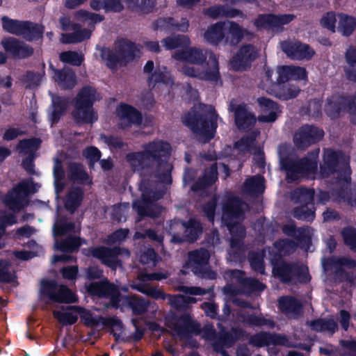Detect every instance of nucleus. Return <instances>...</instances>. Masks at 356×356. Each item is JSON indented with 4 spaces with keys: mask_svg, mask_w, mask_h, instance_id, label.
Segmentation results:
<instances>
[{
    "mask_svg": "<svg viewBox=\"0 0 356 356\" xmlns=\"http://www.w3.org/2000/svg\"><path fill=\"white\" fill-rule=\"evenodd\" d=\"M170 154L171 145L169 143L154 140L145 144L143 151L130 152L126 156L132 170L143 177L139 184L141 197L132 203L138 220L147 217L156 218L162 213L163 208L157 201L163 197L165 189L159 188L155 181L145 176L154 175L159 182L171 184L173 166L169 162Z\"/></svg>",
    "mask_w": 356,
    "mask_h": 356,
    "instance_id": "nucleus-1",
    "label": "nucleus"
},
{
    "mask_svg": "<svg viewBox=\"0 0 356 356\" xmlns=\"http://www.w3.org/2000/svg\"><path fill=\"white\" fill-rule=\"evenodd\" d=\"M218 114L212 105L204 104L200 111L191 108L181 116L182 123L204 143H209L216 134Z\"/></svg>",
    "mask_w": 356,
    "mask_h": 356,
    "instance_id": "nucleus-2",
    "label": "nucleus"
},
{
    "mask_svg": "<svg viewBox=\"0 0 356 356\" xmlns=\"http://www.w3.org/2000/svg\"><path fill=\"white\" fill-rule=\"evenodd\" d=\"M96 93L97 90L95 88L86 86L80 89L74 97V108L71 114L76 125L92 124L97 121L98 115L93 108Z\"/></svg>",
    "mask_w": 356,
    "mask_h": 356,
    "instance_id": "nucleus-3",
    "label": "nucleus"
},
{
    "mask_svg": "<svg viewBox=\"0 0 356 356\" xmlns=\"http://www.w3.org/2000/svg\"><path fill=\"white\" fill-rule=\"evenodd\" d=\"M139 51L134 42L127 38H120L115 41L114 50L103 47L101 50V58L105 61L107 67L115 70L118 65L125 67L134 61Z\"/></svg>",
    "mask_w": 356,
    "mask_h": 356,
    "instance_id": "nucleus-4",
    "label": "nucleus"
},
{
    "mask_svg": "<svg viewBox=\"0 0 356 356\" xmlns=\"http://www.w3.org/2000/svg\"><path fill=\"white\" fill-rule=\"evenodd\" d=\"M272 273L275 277L282 284H307L311 276L307 267L295 262H288L281 257L271 261Z\"/></svg>",
    "mask_w": 356,
    "mask_h": 356,
    "instance_id": "nucleus-5",
    "label": "nucleus"
},
{
    "mask_svg": "<svg viewBox=\"0 0 356 356\" xmlns=\"http://www.w3.org/2000/svg\"><path fill=\"white\" fill-rule=\"evenodd\" d=\"M319 150L309 152L312 158L307 156L301 159L294 158L290 155L281 156L280 168L286 173L289 183L296 181L306 175L313 173L317 170V161Z\"/></svg>",
    "mask_w": 356,
    "mask_h": 356,
    "instance_id": "nucleus-6",
    "label": "nucleus"
},
{
    "mask_svg": "<svg viewBox=\"0 0 356 356\" xmlns=\"http://www.w3.org/2000/svg\"><path fill=\"white\" fill-rule=\"evenodd\" d=\"M320 169L321 173L326 175L337 172L340 181L347 184L351 181L350 159L341 150L326 149L323 155V164Z\"/></svg>",
    "mask_w": 356,
    "mask_h": 356,
    "instance_id": "nucleus-7",
    "label": "nucleus"
},
{
    "mask_svg": "<svg viewBox=\"0 0 356 356\" xmlns=\"http://www.w3.org/2000/svg\"><path fill=\"white\" fill-rule=\"evenodd\" d=\"M168 232L172 235L171 242L180 244L197 241L202 234L203 228L201 222L195 218H191L187 221L174 219L170 221Z\"/></svg>",
    "mask_w": 356,
    "mask_h": 356,
    "instance_id": "nucleus-8",
    "label": "nucleus"
},
{
    "mask_svg": "<svg viewBox=\"0 0 356 356\" xmlns=\"http://www.w3.org/2000/svg\"><path fill=\"white\" fill-rule=\"evenodd\" d=\"M86 289L91 296L108 299V307L118 309L124 296L121 294V291L127 293L129 286L126 285L119 286L105 277L100 281L92 282L86 285Z\"/></svg>",
    "mask_w": 356,
    "mask_h": 356,
    "instance_id": "nucleus-9",
    "label": "nucleus"
},
{
    "mask_svg": "<svg viewBox=\"0 0 356 356\" xmlns=\"http://www.w3.org/2000/svg\"><path fill=\"white\" fill-rule=\"evenodd\" d=\"M75 308L80 313L81 323L86 327H92L102 324L103 326L111 329V334L113 336L116 342H119L120 341H127V339L122 337L124 325L120 319L115 316L104 317L102 316H94L89 310L78 307Z\"/></svg>",
    "mask_w": 356,
    "mask_h": 356,
    "instance_id": "nucleus-10",
    "label": "nucleus"
},
{
    "mask_svg": "<svg viewBox=\"0 0 356 356\" xmlns=\"http://www.w3.org/2000/svg\"><path fill=\"white\" fill-rule=\"evenodd\" d=\"M41 299L52 302L71 304L77 302L76 295L66 285L58 284L55 280H42L40 282Z\"/></svg>",
    "mask_w": 356,
    "mask_h": 356,
    "instance_id": "nucleus-11",
    "label": "nucleus"
},
{
    "mask_svg": "<svg viewBox=\"0 0 356 356\" xmlns=\"http://www.w3.org/2000/svg\"><path fill=\"white\" fill-rule=\"evenodd\" d=\"M165 325L180 338L191 339L193 335L197 336L201 332L200 323L194 320L187 312L180 315L176 314L169 315L165 318Z\"/></svg>",
    "mask_w": 356,
    "mask_h": 356,
    "instance_id": "nucleus-12",
    "label": "nucleus"
},
{
    "mask_svg": "<svg viewBox=\"0 0 356 356\" xmlns=\"http://www.w3.org/2000/svg\"><path fill=\"white\" fill-rule=\"evenodd\" d=\"M210 252L204 248L188 252V261L195 275L201 278L215 280L216 273L210 269L209 261Z\"/></svg>",
    "mask_w": 356,
    "mask_h": 356,
    "instance_id": "nucleus-13",
    "label": "nucleus"
},
{
    "mask_svg": "<svg viewBox=\"0 0 356 356\" xmlns=\"http://www.w3.org/2000/svg\"><path fill=\"white\" fill-rule=\"evenodd\" d=\"M89 251L94 258L100 260L102 264L112 270H116L118 267L122 266V261L118 259L120 255L123 252H126L129 256L130 254L127 249L119 246L108 248L100 245L90 248Z\"/></svg>",
    "mask_w": 356,
    "mask_h": 356,
    "instance_id": "nucleus-14",
    "label": "nucleus"
},
{
    "mask_svg": "<svg viewBox=\"0 0 356 356\" xmlns=\"http://www.w3.org/2000/svg\"><path fill=\"white\" fill-rule=\"evenodd\" d=\"M207 65L208 69L206 70H200L199 68L185 65L181 67V71L184 74L190 77L207 81H218L220 79L219 63L215 54H211Z\"/></svg>",
    "mask_w": 356,
    "mask_h": 356,
    "instance_id": "nucleus-15",
    "label": "nucleus"
},
{
    "mask_svg": "<svg viewBox=\"0 0 356 356\" xmlns=\"http://www.w3.org/2000/svg\"><path fill=\"white\" fill-rule=\"evenodd\" d=\"M40 187V185L35 182L33 178L22 181L13 188L11 192L6 195V203L10 208L20 209L22 197L37 193Z\"/></svg>",
    "mask_w": 356,
    "mask_h": 356,
    "instance_id": "nucleus-16",
    "label": "nucleus"
},
{
    "mask_svg": "<svg viewBox=\"0 0 356 356\" xmlns=\"http://www.w3.org/2000/svg\"><path fill=\"white\" fill-rule=\"evenodd\" d=\"M348 95L334 93L326 99L323 110L325 115L332 120L339 118L343 113H352Z\"/></svg>",
    "mask_w": 356,
    "mask_h": 356,
    "instance_id": "nucleus-17",
    "label": "nucleus"
},
{
    "mask_svg": "<svg viewBox=\"0 0 356 356\" xmlns=\"http://www.w3.org/2000/svg\"><path fill=\"white\" fill-rule=\"evenodd\" d=\"M296 18L293 14H259L254 22V25L258 30L282 31L283 26L289 24Z\"/></svg>",
    "mask_w": 356,
    "mask_h": 356,
    "instance_id": "nucleus-18",
    "label": "nucleus"
},
{
    "mask_svg": "<svg viewBox=\"0 0 356 356\" xmlns=\"http://www.w3.org/2000/svg\"><path fill=\"white\" fill-rule=\"evenodd\" d=\"M258 56V51L253 44H243L230 60L231 67L235 72L247 71Z\"/></svg>",
    "mask_w": 356,
    "mask_h": 356,
    "instance_id": "nucleus-19",
    "label": "nucleus"
},
{
    "mask_svg": "<svg viewBox=\"0 0 356 356\" xmlns=\"http://www.w3.org/2000/svg\"><path fill=\"white\" fill-rule=\"evenodd\" d=\"M116 114L121 122L118 128L122 130L128 129L132 125H141L143 122L142 113L132 105L120 103L116 108Z\"/></svg>",
    "mask_w": 356,
    "mask_h": 356,
    "instance_id": "nucleus-20",
    "label": "nucleus"
},
{
    "mask_svg": "<svg viewBox=\"0 0 356 356\" xmlns=\"http://www.w3.org/2000/svg\"><path fill=\"white\" fill-rule=\"evenodd\" d=\"M324 136V131L314 125L302 126L294 136V143L300 149L307 148L311 145L321 141Z\"/></svg>",
    "mask_w": 356,
    "mask_h": 356,
    "instance_id": "nucleus-21",
    "label": "nucleus"
},
{
    "mask_svg": "<svg viewBox=\"0 0 356 356\" xmlns=\"http://www.w3.org/2000/svg\"><path fill=\"white\" fill-rule=\"evenodd\" d=\"M41 143L39 138H24L20 140L16 147L19 153H29V156L22 160V165L32 175L35 174L34 152L40 148Z\"/></svg>",
    "mask_w": 356,
    "mask_h": 356,
    "instance_id": "nucleus-22",
    "label": "nucleus"
},
{
    "mask_svg": "<svg viewBox=\"0 0 356 356\" xmlns=\"http://www.w3.org/2000/svg\"><path fill=\"white\" fill-rule=\"evenodd\" d=\"M247 337H249V345L256 348H262L271 345L286 346L289 342V339L285 334L266 331H261L252 335L248 334Z\"/></svg>",
    "mask_w": 356,
    "mask_h": 356,
    "instance_id": "nucleus-23",
    "label": "nucleus"
},
{
    "mask_svg": "<svg viewBox=\"0 0 356 356\" xmlns=\"http://www.w3.org/2000/svg\"><path fill=\"white\" fill-rule=\"evenodd\" d=\"M143 73L147 74L148 87L153 89L157 84L168 85L172 81L167 67L158 65L154 67V61L149 60L143 67Z\"/></svg>",
    "mask_w": 356,
    "mask_h": 356,
    "instance_id": "nucleus-24",
    "label": "nucleus"
},
{
    "mask_svg": "<svg viewBox=\"0 0 356 356\" xmlns=\"http://www.w3.org/2000/svg\"><path fill=\"white\" fill-rule=\"evenodd\" d=\"M1 44L6 52L14 58L25 59L32 56L34 54V49L32 46L13 37L3 39Z\"/></svg>",
    "mask_w": 356,
    "mask_h": 356,
    "instance_id": "nucleus-25",
    "label": "nucleus"
},
{
    "mask_svg": "<svg viewBox=\"0 0 356 356\" xmlns=\"http://www.w3.org/2000/svg\"><path fill=\"white\" fill-rule=\"evenodd\" d=\"M282 51L293 60L311 59L315 54L313 49L300 41H283L281 43Z\"/></svg>",
    "mask_w": 356,
    "mask_h": 356,
    "instance_id": "nucleus-26",
    "label": "nucleus"
},
{
    "mask_svg": "<svg viewBox=\"0 0 356 356\" xmlns=\"http://www.w3.org/2000/svg\"><path fill=\"white\" fill-rule=\"evenodd\" d=\"M218 180V170L216 164H213L210 168H206L202 176L191 184V191L195 193L202 194L211 186H212Z\"/></svg>",
    "mask_w": 356,
    "mask_h": 356,
    "instance_id": "nucleus-27",
    "label": "nucleus"
},
{
    "mask_svg": "<svg viewBox=\"0 0 356 356\" xmlns=\"http://www.w3.org/2000/svg\"><path fill=\"white\" fill-rule=\"evenodd\" d=\"M244 275V272L241 270L231 271L232 277L236 279L242 293L251 294L264 290L265 285L263 283L254 278L245 277Z\"/></svg>",
    "mask_w": 356,
    "mask_h": 356,
    "instance_id": "nucleus-28",
    "label": "nucleus"
},
{
    "mask_svg": "<svg viewBox=\"0 0 356 356\" xmlns=\"http://www.w3.org/2000/svg\"><path fill=\"white\" fill-rule=\"evenodd\" d=\"M248 336V333L240 327H233L229 331L220 330L218 340L213 343L216 346L232 347L235 343Z\"/></svg>",
    "mask_w": 356,
    "mask_h": 356,
    "instance_id": "nucleus-29",
    "label": "nucleus"
},
{
    "mask_svg": "<svg viewBox=\"0 0 356 356\" xmlns=\"http://www.w3.org/2000/svg\"><path fill=\"white\" fill-rule=\"evenodd\" d=\"M68 107V100L65 97L59 95L53 96L49 106L51 111H48L47 118L51 127L57 124L65 115Z\"/></svg>",
    "mask_w": 356,
    "mask_h": 356,
    "instance_id": "nucleus-30",
    "label": "nucleus"
},
{
    "mask_svg": "<svg viewBox=\"0 0 356 356\" xmlns=\"http://www.w3.org/2000/svg\"><path fill=\"white\" fill-rule=\"evenodd\" d=\"M229 110L234 112L235 124L239 130L249 129L255 124V116L248 111L245 104H239L235 108L230 105Z\"/></svg>",
    "mask_w": 356,
    "mask_h": 356,
    "instance_id": "nucleus-31",
    "label": "nucleus"
},
{
    "mask_svg": "<svg viewBox=\"0 0 356 356\" xmlns=\"http://www.w3.org/2000/svg\"><path fill=\"white\" fill-rule=\"evenodd\" d=\"M189 27V23L186 18H182L181 22L176 21L172 17H159L153 24L154 31H164L170 32L172 31L186 32Z\"/></svg>",
    "mask_w": 356,
    "mask_h": 356,
    "instance_id": "nucleus-32",
    "label": "nucleus"
},
{
    "mask_svg": "<svg viewBox=\"0 0 356 356\" xmlns=\"http://www.w3.org/2000/svg\"><path fill=\"white\" fill-rule=\"evenodd\" d=\"M67 172L68 179L74 183L89 186L92 184V179L81 163L70 162L67 168Z\"/></svg>",
    "mask_w": 356,
    "mask_h": 356,
    "instance_id": "nucleus-33",
    "label": "nucleus"
},
{
    "mask_svg": "<svg viewBox=\"0 0 356 356\" xmlns=\"http://www.w3.org/2000/svg\"><path fill=\"white\" fill-rule=\"evenodd\" d=\"M277 307L284 314L300 316L302 314V304L292 296H284L278 299Z\"/></svg>",
    "mask_w": 356,
    "mask_h": 356,
    "instance_id": "nucleus-34",
    "label": "nucleus"
},
{
    "mask_svg": "<svg viewBox=\"0 0 356 356\" xmlns=\"http://www.w3.org/2000/svg\"><path fill=\"white\" fill-rule=\"evenodd\" d=\"M257 102L263 112H268V114H261L258 116V120L262 123H270L275 122L277 118L276 111L278 105L276 102L267 97H259Z\"/></svg>",
    "mask_w": 356,
    "mask_h": 356,
    "instance_id": "nucleus-35",
    "label": "nucleus"
},
{
    "mask_svg": "<svg viewBox=\"0 0 356 356\" xmlns=\"http://www.w3.org/2000/svg\"><path fill=\"white\" fill-rule=\"evenodd\" d=\"M123 304L131 310L133 315L140 316L147 312L150 302L137 295H127L123 297Z\"/></svg>",
    "mask_w": 356,
    "mask_h": 356,
    "instance_id": "nucleus-36",
    "label": "nucleus"
},
{
    "mask_svg": "<svg viewBox=\"0 0 356 356\" xmlns=\"http://www.w3.org/2000/svg\"><path fill=\"white\" fill-rule=\"evenodd\" d=\"M175 58L191 64L202 65L206 63L207 56L200 49L192 47L186 50L177 51Z\"/></svg>",
    "mask_w": 356,
    "mask_h": 356,
    "instance_id": "nucleus-37",
    "label": "nucleus"
},
{
    "mask_svg": "<svg viewBox=\"0 0 356 356\" xmlns=\"http://www.w3.org/2000/svg\"><path fill=\"white\" fill-rule=\"evenodd\" d=\"M44 27L31 21H24L20 36L26 41H37L43 38Z\"/></svg>",
    "mask_w": 356,
    "mask_h": 356,
    "instance_id": "nucleus-38",
    "label": "nucleus"
},
{
    "mask_svg": "<svg viewBox=\"0 0 356 356\" xmlns=\"http://www.w3.org/2000/svg\"><path fill=\"white\" fill-rule=\"evenodd\" d=\"M52 77L58 86L64 89H72L76 83V74L70 67H63L60 70H56Z\"/></svg>",
    "mask_w": 356,
    "mask_h": 356,
    "instance_id": "nucleus-39",
    "label": "nucleus"
},
{
    "mask_svg": "<svg viewBox=\"0 0 356 356\" xmlns=\"http://www.w3.org/2000/svg\"><path fill=\"white\" fill-rule=\"evenodd\" d=\"M127 8L138 15H148L154 10L156 0H124Z\"/></svg>",
    "mask_w": 356,
    "mask_h": 356,
    "instance_id": "nucleus-40",
    "label": "nucleus"
},
{
    "mask_svg": "<svg viewBox=\"0 0 356 356\" xmlns=\"http://www.w3.org/2000/svg\"><path fill=\"white\" fill-rule=\"evenodd\" d=\"M229 24L227 31H225L224 43L231 47H236L243 39L246 30L235 22H229Z\"/></svg>",
    "mask_w": 356,
    "mask_h": 356,
    "instance_id": "nucleus-41",
    "label": "nucleus"
},
{
    "mask_svg": "<svg viewBox=\"0 0 356 356\" xmlns=\"http://www.w3.org/2000/svg\"><path fill=\"white\" fill-rule=\"evenodd\" d=\"M85 239L74 235H70L60 241H56L55 249L63 253H73L79 250Z\"/></svg>",
    "mask_w": 356,
    "mask_h": 356,
    "instance_id": "nucleus-42",
    "label": "nucleus"
},
{
    "mask_svg": "<svg viewBox=\"0 0 356 356\" xmlns=\"http://www.w3.org/2000/svg\"><path fill=\"white\" fill-rule=\"evenodd\" d=\"M225 26V22H222L210 25L204 33V40L213 45H218L222 41H224Z\"/></svg>",
    "mask_w": 356,
    "mask_h": 356,
    "instance_id": "nucleus-43",
    "label": "nucleus"
},
{
    "mask_svg": "<svg viewBox=\"0 0 356 356\" xmlns=\"http://www.w3.org/2000/svg\"><path fill=\"white\" fill-rule=\"evenodd\" d=\"M275 96L281 100H289L296 98L300 93V88L289 82L274 84L273 86Z\"/></svg>",
    "mask_w": 356,
    "mask_h": 356,
    "instance_id": "nucleus-44",
    "label": "nucleus"
},
{
    "mask_svg": "<svg viewBox=\"0 0 356 356\" xmlns=\"http://www.w3.org/2000/svg\"><path fill=\"white\" fill-rule=\"evenodd\" d=\"M83 197L84 192L81 187H73L66 195L64 204L65 209L70 213H74L81 206Z\"/></svg>",
    "mask_w": 356,
    "mask_h": 356,
    "instance_id": "nucleus-45",
    "label": "nucleus"
},
{
    "mask_svg": "<svg viewBox=\"0 0 356 356\" xmlns=\"http://www.w3.org/2000/svg\"><path fill=\"white\" fill-rule=\"evenodd\" d=\"M242 202L238 197L229 198L222 206V213L229 218H238L243 216Z\"/></svg>",
    "mask_w": 356,
    "mask_h": 356,
    "instance_id": "nucleus-46",
    "label": "nucleus"
},
{
    "mask_svg": "<svg viewBox=\"0 0 356 356\" xmlns=\"http://www.w3.org/2000/svg\"><path fill=\"white\" fill-rule=\"evenodd\" d=\"M315 191L313 188L300 186L291 193V198L296 202L305 205H314Z\"/></svg>",
    "mask_w": 356,
    "mask_h": 356,
    "instance_id": "nucleus-47",
    "label": "nucleus"
},
{
    "mask_svg": "<svg viewBox=\"0 0 356 356\" xmlns=\"http://www.w3.org/2000/svg\"><path fill=\"white\" fill-rule=\"evenodd\" d=\"M241 321L243 323L252 327L268 326L273 327L275 321L273 319L266 318L262 316H257L254 314L243 313L240 315Z\"/></svg>",
    "mask_w": 356,
    "mask_h": 356,
    "instance_id": "nucleus-48",
    "label": "nucleus"
},
{
    "mask_svg": "<svg viewBox=\"0 0 356 356\" xmlns=\"http://www.w3.org/2000/svg\"><path fill=\"white\" fill-rule=\"evenodd\" d=\"M356 28V19L355 17L346 14L339 15L338 31L344 36H350Z\"/></svg>",
    "mask_w": 356,
    "mask_h": 356,
    "instance_id": "nucleus-49",
    "label": "nucleus"
},
{
    "mask_svg": "<svg viewBox=\"0 0 356 356\" xmlns=\"http://www.w3.org/2000/svg\"><path fill=\"white\" fill-rule=\"evenodd\" d=\"M345 58L346 63L353 68L345 70L346 78L349 81L356 82V46H351L347 49Z\"/></svg>",
    "mask_w": 356,
    "mask_h": 356,
    "instance_id": "nucleus-50",
    "label": "nucleus"
},
{
    "mask_svg": "<svg viewBox=\"0 0 356 356\" xmlns=\"http://www.w3.org/2000/svg\"><path fill=\"white\" fill-rule=\"evenodd\" d=\"M74 32L63 35V42L66 44H74L81 42L89 39L91 32L87 29H73Z\"/></svg>",
    "mask_w": 356,
    "mask_h": 356,
    "instance_id": "nucleus-51",
    "label": "nucleus"
},
{
    "mask_svg": "<svg viewBox=\"0 0 356 356\" xmlns=\"http://www.w3.org/2000/svg\"><path fill=\"white\" fill-rule=\"evenodd\" d=\"M282 230L285 235L293 237L300 242H302L307 238H309L305 229L297 227L294 222L284 225Z\"/></svg>",
    "mask_w": 356,
    "mask_h": 356,
    "instance_id": "nucleus-52",
    "label": "nucleus"
},
{
    "mask_svg": "<svg viewBox=\"0 0 356 356\" xmlns=\"http://www.w3.org/2000/svg\"><path fill=\"white\" fill-rule=\"evenodd\" d=\"M244 188L250 194H259L264 191V179L263 177L253 176L244 182Z\"/></svg>",
    "mask_w": 356,
    "mask_h": 356,
    "instance_id": "nucleus-53",
    "label": "nucleus"
},
{
    "mask_svg": "<svg viewBox=\"0 0 356 356\" xmlns=\"http://www.w3.org/2000/svg\"><path fill=\"white\" fill-rule=\"evenodd\" d=\"M229 232L231 234V247H239L245 237V227L241 224L234 223L229 227Z\"/></svg>",
    "mask_w": 356,
    "mask_h": 356,
    "instance_id": "nucleus-54",
    "label": "nucleus"
},
{
    "mask_svg": "<svg viewBox=\"0 0 356 356\" xmlns=\"http://www.w3.org/2000/svg\"><path fill=\"white\" fill-rule=\"evenodd\" d=\"M293 216L298 220L312 222L315 218L314 207V206L301 204L293 209Z\"/></svg>",
    "mask_w": 356,
    "mask_h": 356,
    "instance_id": "nucleus-55",
    "label": "nucleus"
},
{
    "mask_svg": "<svg viewBox=\"0 0 356 356\" xmlns=\"http://www.w3.org/2000/svg\"><path fill=\"white\" fill-rule=\"evenodd\" d=\"M3 29L10 34L20 36L24 21L13 19L8 16H3L1 18Z\"/></svg>",
    "mask_w": 356,
    "mask_h": 356,
    "instance_id": "nucleus-56",
    "label": "nucleus"
},
{
    "mask_svg": "<svg viewBox=\"0 0 356 356\" xmlns=\"http://www.w3.org/2000/svg\"><path fill=\"white\" fill-rule=\"evenodd\" d=\"M74 228V222H68L65 217H63L54 225L53 233L55 236H62L73 232Z\"/></svg>",
    "mask_w": 356,
    "mask_h": 356,
    "instance_id": "nucleus-57",
    "label": "nucleus"
},
{
    "mask_svg": "<svg viewBox=\"0 0 356 356\" xmlns=\"http://www.w3.org/2000/svg\"><path fill=\"white\" fill-rule=\"evenodd\" d=\"M161 42L166 49L172 50L187 44L189 39L186 35H178L176 37H167Z\"/></svg>",
    "mask_w": 356,
    "mask_h": 356,
    "instance_id": "nucleus-58",
    "label": "nucleus"
},
{
    "mask_svg": "<svg viewBox=\"0 0 356 356\" xmlns=\"http://www.w3.org/2000/svg\"><path fill=\"white\" fill-rule=\"evenodd\" d=\"M341 236L344 244L349 248L356 252V228L352 226L343 227L341 231Z\"/></svg>",
    "mask_w": 356,
    "mask_h": 356,
    "instance_id": "nucleus-59",
    "label": "nucleus"
},
{
    "mask_svg": "<svg viewBox=\"0 0 356 356\" xmlns=\"http://www.w3.org/2000/svg\"><path fill=\"white\" fill-rule=\"evenodd\" d=\"M60 60L65 63L74 66H80L83 61V57L76 51H66L60 54Z\"/></svg>",
    "mask_w": 356,
    "mask_h": 356,
    "instance_id": "nucleus-60",
    "label": "nucleus"
},
{
    "mask_svg": "<svg viewBox=\"0 0 356 356\" xmlns=\"http://www.w3.org/2000/svg\"><path fill=\"white\" fill-rule=\"evenodd\" d=\"M305 113L314 120H319L322 117V104L318 99H312L307 107L305 108Z\"/></svg>",
    "mask_w": 356,
    "mask_h": 356,
    "instance_id": "nucleus-61",
    "label": "nucleus"
},
{
    "mask_svg": "<svg viewBox=\"0 0 356 356\" xmlns=\"http://www.w3.org/2000/svg\"><path fill=\"white\" fill-rule=\"evenodd\" d=\"M22 81L26 84V88H34L38 87L41 81V76L38 72L26 71L22 78Z\"/></svg>",
    "mask_w": 356,
    "mask_h": 356,
    "instance_id": "nucleus-62",
    "label": "nucleus"
},
{
    "mask_svg": "<svg viewBox=\"0 0 356 356\" xmlns=\"http://www.w3.org/2000/svg\"><path fill=\"white\" fill-rule=\"evenodd\" d=\"M84 157L88 159L89 168H93L94 165L100 160L101 151L95 146L87 147L83 152Z\"/></svg>",
    "mask_w": 356,
    "mask_h": 356,
    "instance_id": "nucleus-63",
    "label": "nucleus"
},
{
    "mask_svg": "<svg viewBox=\"0 0 356 356\" xmlns=\"http://www.w3.org/2000/svg\"><path fill=\"white\" fill-rule=\"evenodd\" d=\"M255 138L251 136H243L241 139L235 142L234 147L239 152L247 153L252 149Z\"/></svg>",
    "mask_w": 356,
    "mask_h": 356,
    "instance_id": "nucleus-64",
    "label": "nucleus"
}]
</instances>
